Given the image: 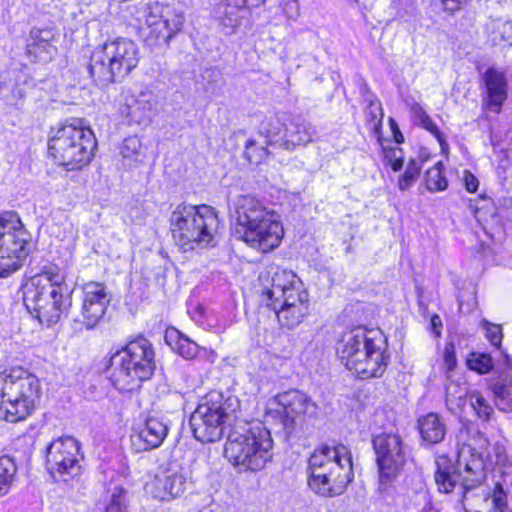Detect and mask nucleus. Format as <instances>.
Returning a JSON list of instances; mask_svg holds the SVG:
<instances>
[{
	"label": "nucleus",
	"instance_id": "obj_45",
	"mask_svg": "<svg viewBox=\"0 0 512 512\" xmlns=\"http://www.w3.org/2000/svg\"><path fill=\"white\" fill-rule=\"evenodd\" d=\"M480 325L485 331V337L490 344L496 348H500L503 338L502 327L499 324L491 323L486 319H483Z\"/></svg>",
	"mask_w": 512,
	"mask_h": 512
},
{
	"label": "nucleus",
	"instance_id": "obj_41",
	"mask_svg": "<svg viewBox=\"0 0 512 512\" xmlns=\"http://www.w3.org/2000/svg\"><path fill=\"white\" fill-rule=\"evenodd\" d=\"M470 405L483 421H488L493 413V407L489 405L487 400L479 391H472L468 394Z\"/></svg>",
	"mask_w": 512,
	"mask_h": 512
},
{
	"label": "nucleus",
	"instance_id": "obj_10",
	"mask_svg": "<svg viewBox=\"0 0 512 512\" xmlns=\"http://www.w3.org/2000/svg\"><path fill=\"white\" fill-rule=\"evenodd\" d=\"M97 140L94 132L80 119H73L57 128L48 141L54 161L73 171L88 165L94 157Z\"/></svg>",
	"mask_w": 512,
	"mask_h": 512
},
{
	"label": "nucleus",
	"instance_id": "obj_33",
	"mask_svg": "<svg viewBox=\"0 0 512 512\" xmlns=\"http://www.w3.org/2000/svg\"><path fill=\"white\" fill-rule=\"evenodd\" d=\"M495 397V404L501 411H512V380L501 379L491 386Z\"/></svg>",
	"mask_w": 512,
	"mask_h": 512
},
{
	"label": "nucleus",
	"instance_id": "obj_40",
	"mask_svg": "<svg viewBox=\"0 0 512 512\" xmlns=\"http://www.w3.org/2000/svg\"><path fill=\"white\" fill-rule=\"evenodd\" d=\"M421 161L410 159L403 174L399 176L397 186L399 190H408L420 175Z\"/></svg>",
	"mask_w": 512,
	"mask_h": 512
},
{
	"label": "nucleus",
	"instance_id": "obj_37",
	"mask_svg": "<svg viewBox=\"0 0 512 512\" xmlns=\"http://www.w3.org/2000/svg\"><path fill=\"white\" fill-rule=\"evenodd\" d=\"M410 112L412 114V117L418 121V123L427 131H429L431 134H433L439 143L443 145V135L436 126V124L432 121V119L429 117V115L426 113V111L423 109V107L419 103H414L411 106Z\"/></svg>",
	"mask_w": 512,
	"mask_h": 512
},
{
	"label": "nucleus",
	"instance_id": "obj_14",
	"mask_svg": "<svg viewBox=\"0 0 512 512\" xmlns=\"http://www.w3.org/2000/svg\"><path fill=\"white\" fill-rule=\"evenodd\" d=\"M372 445L379 472L380 490L395 480L403 470L408 457V447L397 432H381L372 437Z\"/></svg>",
	"mask_w": 512,
	"mask_h": 512
},
{
	"label": "nucleus",
	"instance_id": "obj_58",
	"mask_svg": "<svg viewBox=\"0 0 512 512\" xmlns=\"http://www.w3.org/2000/svg\"><path fill=\"white\" fill-rule=\"evenodd\" d=\"M395 141H396L397 143H402V142H403V135H402L400 132H397V133L395 134Z\"/></svg>",
	"mask_w": 512,
	"mask_h": 512
},
{
	"label": "nucleus",
	"instance_id": "obj_31",
	"mask_svg": "<svg viewBox=\"0 0 512 512\" xmlns=\"http://www.w3.org/2000/svg\"><path fill=\"white\" fill-rule=\"evenodd\" d=\"M119 155L122 157V165L127 168L142 162L145 152L140 139L137 136L125 138L119 146Z\"/></svg>",
	"mask_w": 512,
	"mask_h": 512
},
{
	"label": "nucleus",
	"instance_id": "obj_44",
	"mask_svg": "<svg viewBox=\"0 0 512 512\" xmlns=\"http://www.w3.org/2000/svg\"><path fill=\"white\" fill-rule=\"evenodd\" d=\"M366 120L374 130L382 125L383 109L378 99L371 100L365 110Z\"/></svg>",
	"mask_w": 512,
	"mask_h": 512
},
{
	"label": "nucleus",
	"instance_id": "obj_18",
	"mask_svg": "<svg viewBox=\"0 0 512 512\" xmlns=\"http://www.w3.org/2000/svg\"><path fill=\"white\" fill-rule=\"evenodd\" d=\"M251 435L250 450L241 472H256L262 470L272 459L273 440L270 431L260 421L249 423Z\"/></svg>",
	"mask_w": 512,
	"mask_h": 512
},
{
	"label": "nucleus",
	"instance_id": "obj_20",
	"mask_svg": "<svg viewBox=\"0 0 512 512\" xmlns=\"http://www.w3.org/2000/svg\"><path fill=\"white\" fill-rule=\"evenodd\" d=\"M31 237L7 236L0 238V277L6 278L18 271L30 253Z\"/></svg>",
	"mask_w": 512,
	"mask_h": 512
},
{
	"label": "nucleus",
	"instance_id": "obj_35",
	"mask_svg": "<svg viewBox=\"0 0 512 512\" xmlns=\"http://www.w3.org/2000/svg\"><path fill=\"white\" fill-rule=\"evenodd\" d=\"M283 127L284 124H282L277 118H265L259 124V133L265 138H267V140L265 141L267 145H278L279 147H281Z\"/></svg>",
	"mask_w": 512,
	"mask_h": 512
},
{
	"label": "nucleus",
	"instance_id": "obj_53",
	"mask_svg": "<svg viewBox=\"0 0 512 512\" xmlns=\"http://www.w3.org/2000/svg\"><path fill=\"white\" fill-rule=\"evenodd\" d=\"M9 302V290L7 287L0 285V311L5 308Z\"/></svg>",
	"mask_w": 512,
	"mask_h": 512
},
{
	"label": "nucleus",
	"instance_id": "obj_30",
	"mask_svg": "<svg viewBox=\"0 0 512 512\" xmlns=\"http://www.w3.org/2000/svg\"><path fill=\"white\" fill-rule=\"evenodd\" d=\"M165 340L173 350L185 359H193L199 352V346L176 329L167 330Z\"/></svg>",
	"mask_w": 512,
	"mask_h": 512
},
{
	"label": "nucleus",
	"instance_id": "obj_25",
	"mask_svg": "<svg viewBox=\"0 0 512 512\" xmlns=\"http://www.w3.org/2000/svg\"><path fill=\"white\" fill-rule=\"evenodd\" d=\"M251 443V435L249 432V423L244 427L236 428L231 431L227 437L224 456L227 460L241 472L246 457H248Z\"/></svg>",
	"mask_w": 512,
	"mask_h": 512
},
{
	"label": "nucleus",
	"instance_id": "obj_9",
	"mask_svg": "<svg viewBox=\"0 0 512 512\" xmlns=\"http://www.w3.org/2000/svg\"><path fill=\"white\" fill-rule=\"evenodd\" d=\"M42 394L39 378L23 368L0 374V419L24 420L35 409Z\"/></svg>",
	"mask_w": 512,
	"mask_h": 512
},
{
	"label": "nucleus",
	"instance_id": "obj_57",
	"mask_svg": "<svg viewBox=\"0 0 512 512\" xmlns=\"http://www.w3.org/2000/svg\"><path fill=\"white\" fill-rule=\"evenodd\" d=\"M505 212L509 217L510 221H512V201H509L505 206Z\"/></svg>",
	"mask_w": 512,
	"mask_h": 512
},
{
	"label": "nucleus",
	"instance_id": "obj_38",
	"mask_svg": "<svg viewBox=\"0 0 512 512\" xmlns=\"http://www.w3.org/2000/svg\"><path fill=\"white\" fill-rule=\"evenodd\" d=\"M466 365L470 370L479 374H486L494 367V362L490 354L471 352L466 359Z\"/></svg>",
	"mask_w": 512,
	"mask_h": 512
},
{
	"label": "nucleus",
	"instance_id": "obj_26",
	"mask_svg": "<svg viewBox=\"0 0 512 512\" xmlns=\"http://www.w3.org/2000/svg\"><path fill=\"white\" fill-rule=\"evenodd\" d=\"M27 76L20 70H9L1 75L0 99L11 106H19L25 96Z\"/></svg>",
	"mask_w": 512,
	"mask_h": 512
},
{
	"label": "nucleus",
	"instance_id": "obj_52",
	"mask_svg": "<svg viewBox=\"0 0 512 512\" xmlns=\"http://www.w3.org/2000/svg\"><path fill=\"white\" fill-rule=\"evenodd\" d=\"M463 182L466 190L470 193L475 192L479 185L478 179L468 170L464 171Z\"/></svg>",
	"mask_w": 512,
	"mask_h": 512
},
{
	"label": "nucleus",
	"instance_id": "obj_47",
	"mask_svg": "<svg viewBox=\"0 0 512 512\" xmlns=\"http://www.w3.org/2000/svg\"><path fill=\"white\" fill-rule=\"evenodd\" d=\"M268 150L265 147H256L255 140H248L245 145L244 155L250 163L257 164L265 159L268 155Z\"/></svg>",
	"mask_w": 512,
	"mask_h": 512
},
{
	"label": "nucleus",
	"instance_id": "obj_21",
	"mask_svg": "<svg viewBox=\"0 0 512 512\" xmlns=\"http://www.w3.org/2000/svg\"><path fill=\"white\" fill-rule=\"evenodd\" d=\"M169 433V421L163 416L150 415L131 436L132 444L139 451H148L162 445Z\"/></svg>",
	"mask_w": 512,
	"mask_h": 512
},
{
	"label": "nucleus",
	"instance_id": "obj_4",
	"mask_svg": "<svg viewBox=\"0 0 512 512\" xmlns=\"http://www.w3.org/2000/svg\"><path fill=\"white\" fill-rule=\"evenodd\" d=\"M308 471V486L316 494L341 495L354 478L351 453L344 445H323L311 454Z\"/></svg>",
	"mask_w": 512,
	"mask_h": 512
},
{
	"label": "nucleus",
	"instance_id": "obj_2",
	"mask_svg": "<svg viewBox=\"0 0 512 512\" xmlns=\"http://www.w3.org/2000/svg\"><path fill=\"white\" fill-rule=\"evenodd\" d=\"M235 235L249 247L262 253L277 248L284 235L280 215L252 195H240L235 201Z\"/></svg>",
	"mask_w": 512,
	"mask_h": 512
},
{
	"label": "nucleus",
	"instance_id": "obj_56",
	"mask_svg": "<svg viewBox=\"0 0 512 512\" xmlns=\"http://www.w3.org/2000/svg\"><path fill=\"white\" fill-rule=\"evenodd\" d=\"M239 3L241 4H245L246 6H248L249 8L251 7H257L259 6L260 4L264 3L265 0H238Z\"/></svg>",
	"mask_w": 512,
	"mask_h": 512
},
{
	"label": "nucleus",
	"instance_id": "obj_32",
	"mask_svg": "<svg viewBox=\"0 0 512 512\" xmlns=\"http://www.w3.org/2000/svg\"><path fill=\"white\" fill-rule=\"evenodd\" d=\"M8 235L13 236V238L15 236L31 237L20 217L14 211H6L0 214V238H6Z\"/></svg>",
	"mask_w": 512,
	"mask_h": 512
},
{
	"label": "nucleus",
	"instance_id": "obj_23",
	"mask_svg": "<svg viewBox=\"0 0 512 512\" xmlns=\"http://www.w3.org/2000/svg\"><path fill=\"white\" fill-rule=\"evenodd\" d=\"M485 87L487 107L495 113L501 111V107L508 95V81L505 72L494 67L488 68L482 76Z\"/></svg>",
	"mask_w": 512,
	"mask_h": 512
},
{
	"label": "nucleus",
	"instance_id": "obj_27",
	"mask_svg": "<svg viewBox=\"0 0 512 512\" xmlns=\"http://www.w3.org/2000/svg\"><path fill=\"white\" fill-rule=\"evenodd\" d=\"M54 32L50 29L33 28L30 31L26 51L35 60L47 62L56 54Z\"/></svg>",
	"mask_w": 512,
	"mask_h": 512
},
{
	"label": "nucleus",
	"instance_id": "obj_11",
	"mask_svg": "<svg viewBox=\"0 0 512 512\" xmlns=\"http://www.w3.org/2000/svg\"><path fill=\"white\" fill-rule=\"evenodd\" d=\"M239 401L236 397L224 398L221 393H209L190 416V427L195 439L201 443L218 441L225 425L236 417Z\"/></svg>",
	"mask_w": 512,
	"mask_h": 512
},
{
	"label": "nucleus",
	"instance_id": "obj_22",
	"mask_svg": "<svg viewBox=\"0 0 512 512\" xmlns=\"http://www.w3.org/2000/svg\"><path fill=\"white\" fill-rule=\"evenodd\" d=\"M248 10L249 7L238 0H219L213 6L212 17L223 34L231 35L236 32Z\"/></svg>",
	"mask_w": 512,
	"mask_h": 512
},
{
	"label": "nucleus",
	"instance_id": "obj_36",
	"mask_svg": "<svg viewBox=\"0 0 512 512\" xmlns=\"http://www.w3.org/2000/svg\"><path fill=\"white\" fill-rule=\"evenodd\" d=\"M444 165L437 162L432 168L425 173V185L428 191L438 192L444 191L448 187V181L444 175Z\"/></svg>",
	"mask_w": 512,
	"mask_h": 512
},
{
	"label": "nucleus",
	"instance_id": "obj_43",
	"mask_svg": "<svg viewBox=\"0 0 512 512\" xmlns=\"http://www.w3.org/2000/svg\"><path fill=\"white\" fill-rule=\"evenodd\" d=\"M491 40L494 44H500L501 42L512 43V21H495L493 23Z\"/></svg>",
	"mask_w": 512,
	"mask_h": 512
},
{
	"label": "nucleus",
	"instance_id": "obj_55",
	"mask_svg": "<svg viewBox=\"0 0 512 512\" xmlns=\"http://www.w3.org/2000/svg\"><path fill=\"white\" fill-rule=\"evenodd\" d=\"M445 9L448 11H455L459 9L462 0H441Z\"/></svg>",
	"mask_w": 512,
	"mask_h": 512
},
{
	"label": "nucleus",
	"instance_id": "obj_54",
	"mask_svg": "<svg viewBox=\"0 0 512 512\" xmlns=\"http://www.w3.org/2000/svg\"><path fill=\"white\" fill-rule=\"evenodd\" d=\"M430 324L437 337L441 335L442 320L438 315H433L430 320Z\"/></svg>",
	"mask_w": 512,
	"mask_h": 512
},
{
	"label": "nucleus",
	"instance_id": "obj_50",
	"mask_svg": "<svg viewBox=\"0 0 512 512\" xmlns=\"http://www.w3.org/2000/svg\"><path fill=\"white\" fill-rule=\"evenodd\" d=\"M283 12L290 20H295L299 16L298 0H290L284 3Z\"/></svg>",
	"mask_w": 512,
	"mask_h": 512
},
{
	"label": "nucleus",
	"instance_id": "obj_15",
	"mask_svg": "<svg viewBox=\"0 0 512 512\" xmlns=\"http://www.w3.org/2000/svg\"><path fill=\"white\" fill-rule=\"evenodd\" d=\"M46 466L51 475L63 481L78 476L81 473L78 441L70 436L53 440L47 447Z\"/></svg>",
	"mask_w": 512,
	"mask_h": 512
},
{
	"label": "nucleus",
	"instance_id": "obj_48",
	"mask_svg": "<svg viewBox=\"0 0 512 512\" xmlns=\"http://www.w3.org/2000/svg\"><path fill=\"white\" fill-rule=\"evenodd\" d=\"M443 362L445 370L450 372L457 366L456 348L453 342L446 343L443 352Z\"/></svg>",
	"mask_w": 512,
	"mask_h": 512
},
{
	"label": "nucleus",
	"instance_id": "obj_3",
	"mask_svg": "<svg viewBox=\"0 0 512 512\" xmlns=\"http://www.w3.org/2000/svg\"><path fill=\"white\" fill-rule=\"evenodd\" d=\"M387 338L378 328L355 327L346 332L337 346L341 362L362 379L380 377L389 355Z\"/></svg>",
	"mask_w": 512,
	"mask_h": 512
},
{
	"label": "nucleus",
	"instance_id": "obj_49",
	"mask_svg": "<svg viewBox=\"0 0 512 512\" xmlns=\"http://www.w3.org/2000/svg\"><path fill=\"white\" fill-rule=\"evenodd\" d=\"M496 464L502 467L512 465V449L508 451L503 445L496 444L494 447Z\"/></svg>",
	"mask_w": 512,
	"mask_h": 512
},
{
	"label": "nucleus",
	"instance_id": "obj_42",
	"mask_svg": "<svg viewBox=\"0 0 512 512\" xmlns=\"http://www.w3.org/2000/svg\"><path fill=\"white\" fill-rule=\"evenodd\" d=\"M490 500L491 509L489 512H512V509L508 507L507 495L500 483H496L492 492L486 498V501Z\"/></svg>",
	"mask_w": 512,
	"mask_h": 512
},
{
	"label": "nucleus",
	"instance_id": "obj_19",
	"mask_svg": "<svg viewBox=\"0 0 512 512\" xmlns=\"http://www.w3.org/2000/svg\"><path fill=\"white\" fill-rule=\"evenodd\" d=\"M81 316L86 329H93L103 318L109 298L106 287L99 282H88L82 287Z\"/></svg>",
	"mask_w": 512,
	"mask_h": 512
},
{
	"label": "nucleus",
	"instance_id": "obj_5",
	"mask_svg": "<svg viewBox=\"0 0 512 512\" xmlns=\"http://www.w3.org/2000/svg\"><path fill=\"white\" fill-rule=\"evenodd\" d=\"M156 368L153 344L145 337L138 336L121 349L111 353L109 378L120 391H132L149 380Z\"/></svg>",
	"mask_w": 512,
	"mask_h": 512
},
{
	"label": "nucleus",
	"instance_id": "obj_8",
	"mask_svg": "<svg viewBox=\"0 0 512 512\" xmlns=\"http://www.w3.org/2000/svg\"><path fill=\"white\" fill-rule=\"evenodd\" d=\"M140 61L138 45L131 39L118 37L97 46L88 64V73L93 82L105 87L122 81Z\"/></svg>",
	"mask_w": 512,
	"mask_h": 512
},
{
	"label": "nucleus",
	"instance_id": "obj_16",
	"mask_svg": "<svg viewBox=\"0 0 512 512\" xmlns=\"http://www.w3.org/2000/svg\"><path fill=\"white\" fill-rule=\"evenodd\" d=\"M185 23L183 10L159 3L150 5L145 14L147 39L153 44H169Z\"/></svg>",
	"mask_w": 512,
	"mask_h": 512
},
{
	"label": "nucleus",
	"instance_id": "obj_34",
	"mask_svg": "<svg viewBox=\"0 0 512 512\" xmlns=\"http://www.w3.org/2000/svg\"><path fill=\"white\" fill-rule=\"evenodd\" d=\"M17 465L9 455L0 456V498L9 493L15 480Z\"/></svg>",
	"mask_w": 512,
	"mask_h": 512
},
{
	"label": "nucleus",
	"instance_id": "obj_28",
	"mask_svg": "<svg viewBox=\"0 0 512 512\" xmlns=\"http://www.w3.org/2000/svg\"><path fill=\"white\" fill-rule=\"evenodd\" d=\"M186 479L179 472H165L154 480V495L160 500H169L181 495L185 490Z\"/></svg>",
	"mask_w": 512,
	"mask_h": 512
},
{
	"label": "nucleus",
	"instance_id": "obj_59",
	"mask_svg": "<svg viewBox=\"0 0 512 512\" xmlns=\"http://www.w3.org/2000/svg\"><path fill=\"white\" fill-rule=\"evenodd\" d=\"M345 1H346L348 4H350V5H353V4L358 5V4H359V0H345Z\"/></svg>",
	"mask_w": 512,
	"mask_h": 512
},
{
	"label": "nucleus",
	"instance_id": "obj_24",
	"mask_svg": "<svg viewBox=\"0 0 512 512\" xmlns=\"http://www.w3.org/2000/svg\"><path fill=\"white\" fill-rule=\"evenodd\" d=\"M316 135V129L307 120L295 117L284 124L281 148L293 151L299 146H306Z\"/></svg>",
	"mask_w": 512,
	"mask_h": 512
},
{
	"label": "nucleus",
	"instance_id": "obj_46",
	"mask_svg": "<svg viewBox=\"0 0 512 512\" xmlns=\"http://www.w3.org/2000/svg\"><path fill=\"white\" fill-rule=\"evenodd\" d=\"M384 161L391 169L395 172L400 171L404 164V154L401 148H385L384 149Z\"/></svg>",
	"mask_w": 512,
	"mask_h": 512
},
{
	"label": "nucleus",
	"instance_id": "obj_39",
	"mask_svg": "<svg viewBox=\"0 0 512 512\" xmlns=\"http://www.w3.org/2000/svg\"><path fill=\"white\" fill-rule=\"evenodd\" d=\"M102 512H128L127 491L122 487H115Z\"/></svg>",
	"mask_w": 512,
	"mask_h": 512
},
{
	"label": "nucleus",
	"instance_id": "obj_6",
	"mask_svg": "<svg viewBox=\"0 0 512 512\" xmlns=\"http://www.w3.org/2000/svg\"><path fill=\"white\" fill-rule=\"evenodd\" d=\"M170 229L184 251L213 246L219 228L217 211L208 205H178L170 215Z\"/></svg>",
	"mask_w": 512,
	"mask_h": 512
},
{
	"label": "nucleus",
	"instance_id": "obj_7",
	"mask_svg": "<svg viewBox=\"0 0 512 512\" xmlns=\"http://www.w3.org/2000/svg\"><path fill=\"white\" fill-rule=\"evenodd\" d=\"M261 301L273 309L282 327L294 328L308 313V292L292 271L277 270L270 287L263 291Z\"/></svg>",
	"mask_w": 512,
	"mask_h": 512
},
{
	"label": "nucleus",
	"instance_id": "obj_51",
	"mask_svg": "<svg viewBox=\"0 0 512 512\" xmlns=\"http://www.w3.org/2000/svg\"><path fill=\"white\" fill-rule=\"evenodd\" d=\"M451 388H452L451 386H448L446 388V405H447L449 410H453L454 406L459 407L461 405V403H462V399H463V396H464L463 393H460L458 396H455L451 392Z\"/></svg>",
	"mask_w": 512,
	"mask_h": 512
},
{
	"label": "nucleus",
	"instance_id": "obj_29",
	"mask_svg": "<svg viewBox=\"0 0 512 512\" xmlns=\"http://www.w3.org/2000/svg\"><path fill=\"white\" fill-rule=\"evenodd\" d=\"M423 440L431 444L440 443L446 434V426L436 413H428L418 421Z\"/></svg>",
	"mask_w": 512,
	"mask_h": 512
},
{
	"label": "nucleus",
	"instance_id": "obj_1",
	"mask_svg": "<svg viewBox=\"0 0 512 512\" xmlns=\"http://www.w3.org/2000/svg\"><path fill=\"white\" fill-rule=\"evenodd\" d=\"M26 309L47 325L57 323L72 306L73 288L66 273L56 264L48 263L21 286Z\"/></svg>",
	"mask_w": 512,
	"mask_h": 512
},
{
	"label": "nucleus",
	"instance_id": "obj_12",
	"mask_svg": "<svg viewBox=\"0 0 512 512\" xmlns=\"http://www.w3.org/2000/svg\"><path fill=\"white\" fill-rule=\"evenodd\" d=\"M434 475L438 490L443 493L452 492L461 481L463 492L473 489L485 478L484 462L482 457L471 447H463L458 452L456 469L450 464L447 457H439L436 462Z\"/></svg>",
	"mask_w": 512,
	"mask_h": 512
},
{
	"label": "nucleus",
	"instance_id": "obj_13",
	"mask_svg": "<svg viewBox=\"0 0 512 512\" xmlns=\"http://www.w3.org/2000/svg\"><path fill=\"white\" fill-rule=\"evenodd\" d=\"M317 405L305 393L291 389L276 395L269 403L266 421L273 422L290 435L301 427L307 418L317 413Z\"/></svg>",
	"mask_w": 512,
	"mask_h": 512
},
{
	"label": "nucleus",
	"instance_id": "obj_17",
	"mask_svg": "<svg viewBox=\"0 0 512 512\" xmlns=\"http://www.w3.org/2000/svg\"><path fill=\"white\" fill-rule=\"evenodd\" d=\"M119 113L129 124L148 125L157 113V96L148 88L137 93L128 92Z\"/></svg>",
	"mask_w": 512,
	"mask_h": 512
}]
</instances>
